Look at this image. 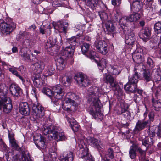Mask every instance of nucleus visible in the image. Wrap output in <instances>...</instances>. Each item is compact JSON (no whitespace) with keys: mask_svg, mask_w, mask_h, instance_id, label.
I'll list each match as a JSON object with an SVG mask.
<instances>
[{"mask_svg":"<svg viewBox=\"0 0 161 161\" xmlns=\"http://www.w3.org/2000/svg\"><path fill=\"white\" fill-rule=\"evenodd\" d=\"M87 94L88 102L90 104L87 108V111L95 119H101L103 113L100 110L102 105L99 99L98 88L94 86H91L88 90Z\"/></svg>","mask_w":161,"mask_h":161,"instance_id":"1","label":"nucleus"},{"mask_svg":"<svg viewBox=\"0 0 161 161\" xmlns=\"http://www.w3.org/2000/svg\"><path fill=\"white\" fill-rule=\"evenodd\" d=\"M8 88L4 83L0 84V110L3 108L6 113H9L12 108L11 101L6 96Z\"/></svg>","mask_w":161,"mask_h":161,"instance_id":"2","label":"nucleus"},{"mask_svg":"<svg viewBox=\"0 0 161 161\" xmlns=\"http://www.w3.org/2000/svg\"><path fill=\"white\" fill-rule=\"evenodd\" d=\"M45 67V64L42 61H38L31 66V68L34 73H36L34 76L33 83L37 87H40L43 85L44 81L40 77V73H42Z\"/></svg>","mask_w":161,"mask_h":161,"instance_id":"3","label":"nucleus"},{"mask_svg":"<svg viewBox=\"0 0 161 161\" xmlns=\"http://www.w3.org/2000/svg\"><path fill=\"white\" fill-rule=\"evenodd\" d=\"M79 146L80 148L78 155L79 158L84 159V161H93L92 156L88 153V149L83 141L80 142Z\"/></svg>","mask_w":161,"mask_h":161,"instance_id":"4","label":"nucleus"},{"mask_svg":"<svg viewBox=\"0 0 161 161\" xmlns=\"http://www.w3.org/2000/svg\"><path fill=\"white\" fill-rule=\"evenodd\" d=\"M32 113L33 117L35 119L41 118L44 115V108L38 103H31Z\"/></svg>","mask_w":161,"mask_h":161,"instance_id":"5","label":"nucleus"},{"mask_svg":"<svg viewBox=\"0 0 161 161\" xmlns=\"http://www.w3.org/2000/svg\"><path fill=\"white\" fill-rule=\"evenodd\" d=\"M52 135H50L51 138L54 139L57 141H63L66 139L63 130L58 126L51 125Z\"/></svg>","mask_w":161,"mask_h":161,"instance_id":"6","label":"nucleus"},{"mask_svg":"<svg viewBox=\"0 0 161 161\" xmlns=\"http://www.w3.org/2000/svg\"><path fill=\"white\" fill-rule=\"evenodd\" d=\"M103 80L106 83L110 84L111 88L114 91H120L121 88L123 87V85L121 84V86H119L118 83L116 82V80L111 75L108 74L105 76L104 75Z\"/></svg>","mask_w":161,"mask_h":161,"instance_id":"7","label":"nucleus"},{"mask_svg":"<svg viewBox=\"0 0 161 161\" xmlns=\"http://www.w3.org/2000/svg\"><path fill=\"white\" fill-rule=\"evenodd\" d=\"M78 85L80 87H85L90 83L88 77L82 73L76 74L74 77Z\"/></svg>","mask_w":161,"mask_h":161,"instance_id":"8","label":"nucleus"},{"mask_svg":"<svg viewBox=\"0 0 161 161\" xmlns=\"http://www.w3.org/2000/svg\"><path fill=\"white\" fill-rule=\"evenodd\" d=\"M16 27V24L14 22H10L9 24H8L3 22L0 24L1 32L3 35H5L10 34Z\"/></svg>","mask_w":161,"mask_h":161,"instance_id":"9","label":"nucleus"},{"mask_svg":"<svg viewBox=\"0 0 161 161\" xmlns=\"http://www.w3.org/2000/svg\"><path fill=\"white\" fill-rule=\"evenodd\" d=\"M98 51L103 55H105L108 52V47L105 41L101 40L98 42L96 45Z\"/></svg>","mask_w":161,"mask_h":161,"instance_id":"10","label":"nucleus"},{"mask_svg":"<svg viewBox=\"0 0 161 161\" xmlns=\"http://www.w3.org/2000/svg\"><path fill=\"white\" fill-rule=\"evenodd\" d=\"M53 96L57 99H61L64 94V92L60 85H57L52 89Z\"/></svg>","mask_w":161,"mask_h":161,"instance_id":"11","label":"nucleus"},{"mask_svg":"<svg viewBox=\"0 0 161 161\" xmlns=\"http://www.w3.org/2000/svg\"><path fill=\"white\" fill-rule=\"evenodd\" d=\"M150 123V121L149 120L144 121L140 120H138L133 130L134 133L135 134L138 133L140 131L144 129Z\"/></svg>","mask_w":161,"mask_h":161,"instance_id":"12","label":"nucleus"},{"mask_svg":"<svg viewBox=\"0 0 161 161\" xmlns=\"http://www.w3.org/2000/svg\"><path fill=\"white\" fill-rule=\"evenodd\" d=\"M129 106L126 104L122 103L121 104V110H119L117 112V114L122 115L124 117L130 118L131 113L128 110Z\"/></svg>","mask_w":161,"mask_h":161,"instance_id":"13","label":"nucleus"},{"mask_svg":"<svg viewBox=\"0 0 161 161\" xmlns=\"http://www.w3.org/2000/svg\"><path fill=\"white\" fill-rule=\"evenodd\" d=\"M134 33L130 30L128 29L125 33V43L129 45H132L135 41Z\"/></svg>","mask_w":161,"mask_h":161,"instance_id":"14","label":"nucleus"},{"mask_svg":"<svg viewBox=\"0 0 161 161\" xmlns=\"http://www.w3.org/2000/svg\"><path fill=\"white\" fill-rule=\"evenodd\" d=\"M74 52V47L70 46L66 47L65 49L61 51L59 54L60 56L63 57H65L66 59L69 57H71Z\"/></svg>","mask_w":161,"mask_h":161,"instance_id":"15","label":"nucleus"},{"mask_svg":"<svg viewBox=\"0 0 161 161\" xmlns=\"http://www.w3.org/2000/svg\"><path fill=\"white\" fill-rule=\"evenodd\" d=\"M11 94L14 97H18L20 96L22 93V89L18 86L12 84L9 88Z\"/></svg>","mask_w":161,"mask_h":161,"instance_id":"16","label":"nucleus"},{"mask_svg":"<svg viewBox=\"0 0 161 161\" xmlns=\"http://www.w3.org/2000/svg\"><path fill=\"white\" fill-rule=\"evenodd\" d=\"M19 111L22 115H27L30 113V110L29 105L27 102H23L19 105Z\"/></svg>","mask_w":161,"mask_h":161,"instance_id":"17","label":"nucleus"},{"mask_svg":"<svg viewBox=\"0 0 161 161\" xmlns=\"http://www.w3.org/2000/svg\"><path fill=\"white\" fill-rule=\"evenodd\" d=\"M87 142L92 146L96 147L98 150H100L103 147L100 140L94 138L90 137L87 139Z\"/></svg>","mask_w":161,"mask_h":161,"instance_id":"18","label":"nucleus"},{"mask_svg":"<svg viewBox=\"0 0 161 161\" xmlns=\"http://www.w3.org/2000/svg\"><path fill=\"white\" fill-rule=\"evenodd\" d=\"M142 4L140 0H135L133 2L131 8L132 10L136 12H140L141 14L142 13Z\"/></svg>","mask_w":161,"mask_h":161,"instance_id":"19","label":"nucleus"},{"mask_svg":"<svg viewBox=\"0 0 161 161\" xmlns=\"http://www.w3.org/2000/svg\"><path fill=\"white\" fill-rule=\"evenodd\" d=\"M68 24L67 22H64L63 23L61 21L57 22L55 25L54 28L60 31L66 32L68 30Z\"/></svg>","mask_w":161,"mask_h":161,"instance_id":"20","label":"nucleus"},{"mask_svg":"<svg viewBox=\"0 0 161 161\" xmlns=\"http://www.w3.org/2000/svg\"><path fill=\"white\" fill-rule=\"evenodd\" d=\"M150 35V32L148 28L141 30L139 34L140 38L142 39L144 41H147L149 38Z\"/></svg>","mask_w":161,"mask_h":161,"instance_id":"21","label":"nucleus"},{"mask_svg":"<svg viewBox=\"0 0 161 161\" xmlns=\"http://www.w3.org/2000/svg\"><path fill=\"white\" fill-rule=\"evenodd\" d=\"M142 49L140 47L137 48L132 53V58L134 61L137 62L138 60H140L142 55Z\"/></svg>","mask_w":161,"mask_h":161,"instance_id":"22","label":"nucleus"},{"mask_svg":"<svg viewBox=\"0 0 161 161\" xmlns=\"http://www.w3.org/2000/svg\"><path fill=\"white\" fill-rule=\"evenodd\" d=\"M68 103H70L71 104H72L73 106L76 105L75 102L74 100H72L69 98H66L65 99V103H64L62 105V108L64 110L67 112H70L71 111L70 108L68 106L67 104Z\"/></svg>","mask_w":161,"mask_h":161,"instance_id":"23","label":"nucleus"},{"mask_svg":"<svg viewBox=\"0 0 161 161\" xmlns=\"http://www.w3.org/2000/svg\"><path fill=\"white\" fill-rule=\"evenodd\" d=\"M108 71L109 73L114 75H118L121 72L119 69L118 66L116 65H110L108 68Z\"/></svg>","mask_w":161,"mask_h":161,"instance_id":"24","label":"nucleus"},{"mask_svg":"<svg viewBox=\"0 0 161 161\" xmlns=\"http://www.w3.org/2000/svg\"><path fill=\"white\" fill-rule=\"evenodd\" d=\"M105 25L106 29L108 34H110L114 31V26L111 21H107Z\"/></svg>","mask_w":161,"mask_h":161,"instance_id":"25","label":"nucleus"},{"mask_svg":"<svg viewBox=\"0 0 161 161\" xmlns=\"http://www.w3.org/2000/svg\"><path fill=\"white\" fill-rule=\"evenodd\" d=\"M137 87L136 84L128 82L125 85L124 88L126 90H127L130 92H134L136 91V88Z\"/></svg>","mask_w":161,"mask_h":161,"instance_id":"26","label":"nucleus"},{"mask_svg":"<svg viewBox=\"0 0 161 161\" xmlns=\"http://www.w3.org/2000/svg\"><path fill=\"white\" fill-rule=\"evenodd\" d=\"M68 121L70 124L71 127L74 131H77L79 128L80 126L76 121L73 119H68Z\"/></svg>","mask_w":161,"mask_h":161,"instance_id":"27","label":"nucleus"},{"mask_svg":"<svg viewBox=\"0 0 161 161\" xmlns=\"http://www.w3.org/2000/svg\"><path fill=\"white\" fill-rule=\"evenodd\" d=\"M145 68V67L143 65L142 63L136 64L134 68L135 73L137 72V75L140 76V74H141L143 71H144Z\"/></svg>","mask_w":161,"mask_h":161,"instance_id":"28","label":"nucleus"},{"mask_svg":"<svg viewBox=\"0 0 161 161\" xmlns=\"http://www.w3.org/2000/svg\"><path fill=\"white\" fill-rule=\"evenodd\" d=\"M152 137L155 136V134H156L158 136L161 137V127L160 126L157 125H154L152 128Z\"/></svg>","mask_w":161,"mask_h":161,"instance_id":"29","label":"nucleus"},{"mask_svg":"<svg viewBox=\"0 0 161 161\" xmlns=\"http://www.w3.org/2000/svg\"><path fill=\"white\" fill-rule=\"evenodd\" d=\"M128 20L129 22L136 21L140 18V14L137 13H133L128 16Z\"/></svg>","mask_w":161,"mask_h":161,"instance_id":"30","label":"nucleus"},{"mask_svg":"<svg viewBox=\"0 0 161 161\" xmlns=\"http://www.w3.org/2000/svg\"><path fill=\"white\" fill-rule=\"evenodd\" d=\"M136 146L134 144L130 148L129 154L130 158L131 159H134L136 156Z\"/></svg>","mask_w":161,"mask_h":161,"instance_id":"31","label":"nucleus"},{"mask_svg":"<svg viewBox=\"0 0 161 161\" xmlns=\"http://www.w3.org/2000/svg\"><path fill=\"white\" fill-rule=\"evenodd\" d=\"M152 73L155 80L159 81L161 80V71L159 69H154Z\"/></svg>","mask_w":161,"mask_h":161,"instance_id":"32","label":"nucleus"},{"mask_svg":"<svg viewBox=\"0 0 161 161\" xmlns=\"http://www.w3.org/2000/svg\"><path fill=\"white\" fill-rule=\"evenodd\" d=\"M45 141L46 139L43 137L41 140L35 142V145L39 148L44 149L46 147Z\"/></svg>","mask_w":161,"mask_h":161,"instance_id":"33","label":"nucleus"},{"mask_svg":"<svg viewBox=\"0 0 161 161\" xmlns=\"http://www.w3.org/2000/svg\"><path fill=\"white\" fill-rule=\"evenodd\" d=\"M74 159L73 153L69 152L67 153L64 156H63V158H61V161H72Z\"/></svg>","mask_w":161,"mask_h":161,"instance_id":"34","label":"nucleus"},{"mask_svg":"<svg viewBox=\"0 0 161 161\" xmlns=\"http://www.w3.org/2000/svg\"><path fill=\"white\" fill-rule=\"evenodd\" d=\"M137 72H136L133 76L129 79L128 82L129 83L137 85L139 78V75H137Z\"/></svg>","mask_w":161,"mask_h":161,"instance_id":"35","label":"nucleus"},{"mask_svg":"<svg viewBox=\"0 0 161 161\" xmlns=\"http://www.w3.org/2000/svg\"><path fill=\"white\" fill-rule=\"evenodd\" d=\"M142 73L143 74V76L147 81H149L151 80V73L150 70L149 69L144 70Z\"/></svg>","mask_w":161,"mask_h":161,"instance_id":"36","label":"nucleus"},{"mask_svg":"<svg viewBox=\"0 0 161 161\" xmlns=\"http://www.w3.org/2000/svg\"><path fill=\"white\" fill-rule=\"evenodd\" d=\"M21 159L22 161H33L31 158L30 154L27 152H22Z\"/></svg>","mask_w":161,"mask_h":161,"instance_id":"37","label":"nucleus"},{"mask_svg":"<svg viewBox=\"0 0 161 161\" xmlns=\"http://www.w3.org/2000/svg\"><path fill=\"white\" fill-rule=\"evenodd\" d=\"M97 3V0H88L86 4L92 9H94Z\"/></svg>","mask_w":161,"mask_h":161,"instance_id":"38","label":"nucleus"},{"mask_svg":"<svg viewBox=\"0 0 161 161\" xmlns=\"http://www.w3.org/2000/svg\"><path fill=\"white\" fill-rule=\"evenodd\" d=\"M56 42L55 40H53L52 38H50L46 44L47 48H51L55 46Z\"/></svg>","mask_w":161,"mask_h":161,"instance_id":"39","label":"nucleus"},{"mask_svg":"<svg viewBox=\"0 0 161 161\" xmlns=\"http://www.w3.org/2000/svg\"><path fill=\"white\" fill-rule=\"evenodd\" d=\"M90 47V44L88 43H84L81 46V49L83 54L86 55Z\"/></svg>","mask_w":161,"mask_h":161,"instance_id":"40","label":"nucleus"},{"mask_svg":"<svg viewBox=\"0 0 161 161\" xmlns=\"http://www.w3.org/2000/svg\"><path fill=\"white\" fill-rule=\"evenodd\" d=\"M8 136L9 142L11 146L17 148L18 147V145L16 143V140L14 136L12 135H11L9 133L8 134Z\"/></svg>","mask_w":161,"mask_h":161,"instance_id":"41","label":"nucleus"},{"mask_svg":"<svg viewBox=\"0 0 161 161\" xmlns=\"http://www.w3.org/2000/svg\"><path fill=\"white\" fill-rule=\"evenodd\" d=\"M128 17H123L120 19L119 20L120 25L122 29H124L123 26H126V22H129L128 20Z\"/></svg>","mask_w":161,"mask_h":161,"instance_id":"42","label":"nucleus"},{"mask_svg":"<svg viewBox=\"0 0 161 161\" xmlns=\"http://www.w3.org/2000/svg\"><path fill=\"white\" fill-rule=\"evenodd\" d=\"M66 43L67 44H68V43L69 44H70V45L69 46H70V47H74V46L76 44V38L75 37H72L68 39H67L66 42Z\"/></svg>","mask_w":161,"mask_h":161,"instance_id":"43","label":"nucleus"},{"mask_svg":"<svg viewBox=\"0 0 161 161\" xmlns=\"http://www.w3.org/2000/svg\"><path fill=\"white\" fill-rule=\"evenodd\" d=\"M42 92L49 97L53 96V91L47 87H44L42 90Z\"/></svg>","mask_w":161,"mask_h":161,"instance_id":"44","label":"nucleus"},{"mask_svg":"<svg viewBox=\"0 0 161 161\" xmlns=\"http://www.w3.org/2000/svg\"><path fill=\"white\" fill-rule=\"evenodd\" d=\"M152 102L153 105V107L155 110H158L159 108L161 107V103L158 101L156 100L155 101L153 99L152 100Z\"/></svg>","mask_w":161,"mask_h":161,"instance_id":"45","label":"nucleus"},{"mask_svg":"<svg viewBox=\"0 0 161 161\" xmlns=\"http://www.w3.org/2000/svg\"><path fill=\"white\" fill-rule=\"evenodd\" d=\"M55 69L53 68L52 66H49L47 68L46 73L45 74L46 76H50L53 74Z\"/></svg>","mask_w":161,"mask_h":161,"instance_id":"46","label":"nucleus"},{"mask_svg":"<svg viewBox=\"0 0 161 161\" xmlns=\"http://www.w3.org/2000/svg\"><path fill=\"white\" fill-rule=\"evenodd\" d=\"M62 81L65 86H68L71 82V78L70 77L65 76L62 78Z\"/></svg>","mask_w":161,"mask_h":161,"instance_id":"47","label":"nucleus"},{"mask_svg":"<svg viewBox=\"0 0 161 161\" xmlns=\"http://www.w3.org/2000/svg\"><path fill=\"white\" fill-rule=\"evenodd\" d=\"M107 61L104 58H102L100 61V62L97 63V65L99 67L102 68V69L99 68L100 69L102 70L103 68L105 67L107 64Z\"/></svg>","mask_w":161,"mask_h":161,"instance_id":"48","label":"nucleus"},{"mask_svg":"<svg viewBox=\"0 0 161 161\" xmlns=\"http://www.w3.org/2000/svg\"><path fill=\"white\" fill-rule=\"evenodd\" d=\"M52 129L51 128V125H50L46 128H44L43 130V133L45 135H47V134L52 135Z\"/></svg>","mask_w":161,"mask_h":161,"instance_id":"49","label":"nucleus"},{"mask_svg":"<svg viewBox=\"0 0 161 161\" xmlns=\"http://www.w3.org/2000/svg\"><path fill=\"white\" fill-rule=\"evenodd\" d=\"M154 28L157 33H161V22L159 21L156 23L154 25Z\"/></svg>","mask_w":161,"mask_h":161,"instance_id":"50","label":"nucleus"},{"mask_svg":"<svg viewBox=\"0 0 161 161\" xmlns=\"http://www.w3.org/2000/svg\"><path fill=\"white\" fill-rule=\"evenodd\" d=\"M66 59L65 57H62L58 55L56 58L57 63H58L59 65H63L64 60Z\"/></svg>","mask_w":161,"mask_h":161,"instance_id":"51","label":"nucleus"},{"mask_svg":"<svg viewBox=\"0 0 161 161\" xmlns=\"http://www.w3.org/2000/svg\"><path fill=\"white\" fill-rule=\"evenodd\" d=\"M106 158H109L112 159L114 157L113 151L112 149L109 148L108 149L106 154Z\"/></svg>","mask_w":161,"mask_h":161,"instance_id":"52","label":"nucleus"},{"mask_svg":"<svg viewBox=\"0 0 161 161\" xmlns=\"http://www.w3.org/2000/svg\"><path fill=\"white\" fill-rule=\"evenodd\" d=\"M21 56L23 57L25 60H30V57L29 54L26 52H23L22 50L20 53Z\"/></svg>","mask_w":161,"mask_h":161,"instance_id":"53","label":"nucleus"},{"mask_svg":"<svg viewBox=\"0 0 161 161\" xmlns=\"http://www.w3.org/2000/svg\"><path fill=\"white\" fill-rule=\"evenodd\" d=\"M136 150L138 152L142 158H145L146 155V152L145 151L142 150L140 147L137 146Z\"/></svg>","mask_w":161,"mask_h":161,"instance_id":"54","label":"nucleus"},{"mask_svg":"<svg viewBox=\"0 0 161 161\" xmlns=\"http://www.w3.org/2000/svg\"><path fill=\"white\" fill-rule=\"evenodd\" d=\"M52 5L54 7H59L64 6V4L60 3V1L58 0H54L52 2Z\"/></svg>","mask_w":161,"mask_h":161,"instance_id":"55","label":"nucleus"},{"mask_svg":"<svg viewBox=\"0 0 161 161\" xmlns=\"http://www.w3.org/2000/svg\"><path fill=\"white\" fill-rule=\"evenodd\" d=\"M31 94L32 96L35 97L36 99H37V97H38L39 95L38 93L36 91V88L35 87H32V89L31 91Z\"/></svg>","mask_w":161,"mask_h":161,"instance_id":"56","label":"nucleus"},{"mask_svg":"<svg viewBox=\"0 0 161 161\" xmlns=\"http://www.w3.org/2000/svg\"><path fill=\"white\" fill-rule=\"evenodd\" d=\"M44 137L42 136L41 134H37L34 136L33 140L34 141L35 143V142H38L39 141L42 140V139Z\"/></svg>","mask_w":161,"mask_h":161,"instance_id":"57","label":"nucleus"},{"mask_svg":"<svg viewBox=\"0 0 161 161\" xmlns=\"http://www.w3.org/2000/svg\"><path fill=\"white\" fill-rule=\"evenodd\" d=\"M95 54L96 53L95 52L93 51H90L87 54L86 53V55L87 57H89L90 59H93L95 58Z\"/></svg>","mask_w":161,"mask_h":161,"instance_id":"58","label":"nucleus"},{"mask_svg":"<svg viewBox=\"0 0 161 161\" xmlns=\"http://www.w3.org/2000/svg\"><path fill=\"white\" fill-rule=\"evenodd\" d=\"M100 16L101 19L106 20L107 19L108 16L106 13L104 12L100 14Z\"/></svg>","mask_w":161,"mask_h":161,"instance_id":"59","label":"nucleus"},{"mask_svg":"<svg viewBox=\"0 0 161 161\" xmlns=\"http://www.w3.org/2000/svg\"><path fill=\"white\" fill-rule=\"evenodd\" d=\"M9 71L11 72L13 75L16 76L18 73L15 68H10L8 69Z\"/></svg>","mask_w":161,"mask_h":161,"instance_id":"60","label":"nucleus"},{"mask_svg":"<svg viewBox=\"0 0 161 161\" xmlns=\"http://www.w3.org/2000/svg\"><path fill=\"white\" fill-rule=\"evenodd\" d=\"M0 146L3 150H5L7 148V146L2 139L0 140Z\"/></svg>","mask_w":161,"mask_h":161,"instance_id":"61","label":"nucleus"},{"mask_svg":"<svg viewBox=\"0 0 161 161\" xmlns=\"http://www.w3.org/2000/svg\"><path fill=\"white\" fill-rule=\"evenodd\" d=\"M149 143L148 141H147V138H146V140L142 142V144L143 145L145 146L147 148H148L150 147V144Z\"/></svg>","mask_w":161,"mask_h":161,"instance_id":"62","label":"nucleus"},{"mask_svg":"<svg viewBox=\"0 0 161 161\" xmlns=\"http://www.w3.org/2000/svg\"><path fill=\"white\" fill-rule=\"evenodd\" d=\"M157 37H155L154 39L153 40V43L156 44V46H153V47L152 49L153 50H155V49L157 48V46L158 45V44H157Z\"/></svg>","mask_w":161,"mask_h":161,"instance_id":"63","label":"nucleus"},{"mask_svg":"<svg viewBox=\"0 0 161 161\" xmlns=\"http://www.w3.org/2000/svg\"><path fill=\"white\" fill-rule=\"evenodd\" d=\"M140 99V98L137 95L135 94L134 95L133 100L136 103H137Z\"/></svg>","mask_w":161,"mask_h":161,"instance_id":"64","label":"nucleus"}]
</instances>
